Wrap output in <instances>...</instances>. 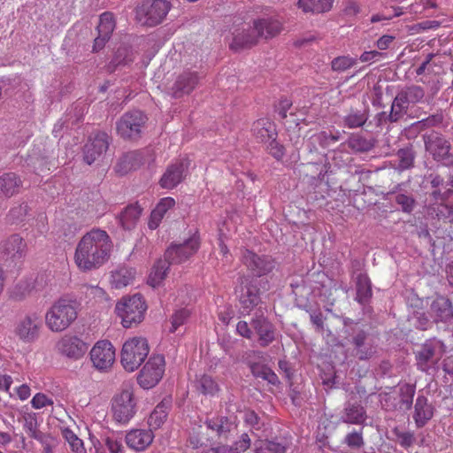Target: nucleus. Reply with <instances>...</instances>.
<instances>
[{"label":"nucleus","instance_id":"nucleus-1","mask_svg":"<svg viewBox=\"0 0 453 453\" xmlns=\"http://www.w3.org/2000/svg\"><path fill=\"white\" fill-rule=\"evenodd\" d=\"M112 247V241L106 231L93 228L78 242L74 263L81 272L98 269L109 260Z\"/></svg>","mask_w":453,"mask_h":453},{"label":"nucleus","instance_id":"nucleus-2","mask_svg":"<svg viewBox=\"0 0 453 453\" xmlns=\"http://www.w3.org/2000/svg\"><path fill=\"white\" fill-rule=\"evenodd\" d=\"M79 304L75 300L59 298L55 301L45 313V324L53 333L67 329L78 317Z\"/></svg>","mask_w":453,"mask_h":453},{"label":"nucleus","instance_id":"nucleus-3","mask_svg":"<svg viewBox=\"0 0 453 453\" xmlns=\"http://www.w3.org/2000/svg\"><path fill=\"white\" fill-rule=\"evenodd\" d=\"M147 305L139 294L123 296L115 306V312L125 328L140 324L145 315Z\"/></svg>","mask_w":453,"mask_h":453},{"label":"nucleus","instance_id":"nucleus-4","mask_svg":"<svg viewBox=\"0 0 453 453\" xmlns=\"http://www.w3.org/2000/svg\"><path fill=\"white\" fill-rule=\"evenodd\" d=\"M150 353L148 340L142 336L127 339L122 346L120 362L127 372H134L144 362Z\"/></svg>","mask_w":453,"mask_h":453},{"label":"nucleus","instance_id":"nucleus-5","mask_svg":"<svg viewBox=\"0 0 453 453\" xmlns=\"http://www.w3.org/2000/svg\"><path fill=\"white\" fill-rule=\"evenodd\" d=\"M137 411V400L130 386H125L115 393L111 401L113 419L119 424H127Z\"/></svg>","mask_w":453,"mask_h":453},{"label":"nucleus","instance_id":"nucleus-6","mask_svg":"<svg viewBox=\"0 0 453 453\" xmlns=\"http://www.w3.org/2000/svg\"><path fill=\"white\" fill-rule=\"evenodd\" d=\"M165 371L163 355H151L139 372L137 381L144 389H150L159 383Z\"/></svg>","mask_w":453,"mask_h":453},{"label":"nucleus","instance_id":"nucleus-7","mask_svg":"<svg viewBox=\"0 0 453 453\" xmlns=\"http://www.w3.org/2000/svg\"><path fill=\"white\" fill-rule=\"evenodd\" d=\"M171 9L166 0H147L136 10V18L143 25L153 27L161 23Z\"/></svg>","mask_w":453,"mask_h":453},{"label":"nucleus","instance_id":"nucleus-8","mask_svg":"<svg viewBox=\"0 0 453 453\" xmlns=\"http://www.w3.org/2000/svg\"><path fill=\"white\" fill-rule=\"evenodd\" d=\"M425 98V91L419 86H411L399 92L395 97L389 118L392 121L398 120L410 105L422 103Z\"/></svg>","mask_w":453,"mask_h":453},{"label":"nucleus","instance_id":"nucleus-9","mask_svg":"<svg viewBox=\"0 0 453 453\" xmlns=\"http://www.w3.org/2000/svg\"><path fill=\"white\" fill-rule=\"evenodd\" d=\"M42 319L38 313L28 312L21 316L15 323L13 334L24 343L35 342L40 336Z\"/></svg>","mask_w":453,"mask_h":453},{"label":"nucleus","instance_id":"nucleus-10","mask_svg":"<svg viewBox=\"0 0 453 453\" xmlns=\"http://www.w3.org/2000/svg\"><path fill=\"white\" fill-rule=\"evenodd\" d=\"M201 239L198 231H195L181 243L171 245L165 251V259L170 264H181L188 260L199 250Z\"/></svg>","mask_w":453,"mask_h":453},{"label":"nucleus","instance_id":"nucleus-11","mask_svg":"<svg viewBox=\"0 0 453 453\" xmlns=\"http://www.w3.org/2000/svg\"><path fill=\"white\" fill-rule=\"evenodd\" d=\"M88 343L81 336L73 334H64L56 343L57 352L63 357L78 361L84 357L88 349Z\"/></svg>","mask_w":453,"mask_h":453},{"label":"nucleus","instance_id":"nucleus-12","mask_svg":"<svg viewBox=\"0 0 453 453\" xmlns=\"http://www.w3.org/2000/svg\"><path fill=\"white\" fill-rule=\"evenodd\" d=\"M89 357L96 370L108 372L115 363V348L110 341L100 340L91 348Z\"/></svg>","mask_w":453,"mask_h":453},{"label":"nucleus","instance_id":"nucleus-13","mask_svg":"<svg viewBox=\"0 0 453 453\" xmlns=\"http://www.w3.org/2000/svg\"><path fill=\"white\" fill-rule=\"evenodd\" d=\"M442 348V342L438 340L426 342L416 356L418 368L422 372H429L441 359Z\"/></svg>","mask_w":453,"mask_h":453},{"label":"nucleus","instance_id":"nucleus-14","mask_svg":"<svg viewBox=\"0 0 453 453\" xmlns=\"http://www.w3.org/2000/svg\"><path fill=\"white\" fill-rule=\"evenodd\" d=\"M147 120L140 111L125 113L117 123L118 134L123 138H135L140 135Z\"/></svg>","mask_w":453,"mask_h":453},{"label":"nucleus","instance_id":"nucleus-15","mask_svg":"<svg viewBox=\"0 0 453 453\" xmlns=\"http://www.w3.org/2000/svg\"><path fill=\"white\" fill-rule=\"evenodd\" d=\"M108 149L107 134L104 133L97 134L93 139H90L84 147V160L91 165Z\"/></svg>","mask_w":453,"mask_h":453},{"label":"nucleus","instance_id":"nucleus-16","mask_svg":"<svg viewBox=\"0 0 453 453\" xmlns=\"http://www.w3.org/2000/svg\"><path fill=\"white\" fill-rule=\"evenodd\" d=\"M429 316L434 322H448L453 318L451 302L443 296L436 297L431 303Z\"/></svg>","mask_w":453,"mask_h":453},{"label":"nucleus","instance_id":"nucleus-17","mask_svg":"<svg viewBox=\"0 0 453 453\" xmlns=\"http://www.w3.org/2000/svg\"><path fill=\"white\" fill-rule=\"evenodd\" d=\"M154 434L150 429H132L126 434L127 445L136 451H142L153 441Z\"/></svg>","mask_w":453,"mask_h":453},{"label":"nucleus","instance_id":"nucleus-18","mask_svg":"<svg viewBox=\"0 0 453 453\" xmlns=\"http://www.w3.org/2000/svg\"><path fill=\"white\" fill-rule=\"evenodd\" d=\"M252 326L258 335V341L261 346H267L275 339L274 326L265 318L263 313L252 319Z\"/></svg>","mask_w":453,"mask_h":453},{"label":"nucleus","instance_id":"nucleus-19","mask_svg":"<svg viewBox=\"0 0 453 453\" xmlns=\"http://www.w3.org/2000/svg\"><path fill=\"white\" fill-rule=\"evenodd\" d=\"M243 262L257 276L264 275L274 267V262L270 257H258L249 250L243 256Z\"/></svg>","mask_w":453,"mask_h":453},{"label":"nucleus","instance_id":"nucleus-20","mask_svg":"<svg viewBox=\"0 0 453 453\" xmlns=\"http://www.w3.org/2000/svg\"><path fill=\"white\" fill-rule=\"evenodd\" d=\"M188 163L184 160L171 165L162 176L160 185L164 188H173L181 182Z\"/></svg>","mask_w":453,"mask_h":453},{"label":"nucleus","instance_id":"nucleus-21","mask_svg":"<svg viewBox=\"0 0 453 453\" xmlns=\"http://www.w3.org/2000/svg\"><path fill=\"white\" fill-rule=\"evenodd\" d=\"M199 77L196 72L185 71L180 74L171 88L173 96L180 97L190 93L197 85Z\"/></svg>","mask_w":453,"mask_h":453},{"label":"nucleus","instance_id":"nucleus-22","mask_svg":"<svg viewBox=\"0 0 453 453\" xmlns=\"http://www.w3.org/2000/svg\"><path fill=\"white\" fill-rule=\"evenodd\" d=\"M137 272L131 266L120 265L111 271L110 283L113 288L120 289L133 284Z\"/></svg>","mask_w":453,"mask_h":453},{"label":"nucleus","instance_id":"nucleus-23","mask_svg":"<svg viewBox=\"0 0 453 453\" xmlns=\"http://www.w3.org/2000/svg\"><path fill=\"white\" fill-rule=\"evenodd\" d=\"M257 34L265 37H273L283 28V19L279 15L260 19L254 23Z\"/></svg>","mask_w":453,"mask_h":453},{"label":"nucleus","instance_id":"nucleus-24","mask_svg":"<svg viewBox=\"0 0 453 453\" xmlns=\"http://www.w3.org/2000/svg\"><path fill=\"white\" fill-rule=\"evenodd\" d=\"M260 302L259 289L256 285L250 284L242 288L239 303L242 314H249Z\"/></svg>","mask_w":453,"mask_h":453},{"label":"nucleus","instance_id":"nucleus-25","mask_svg":"<svg viewBox=\"0 0 453 453\" xmlns=\"http://www.w3.org/2000/svg\"><path fill=\"white\" fill-rule=\"evenodd\" d=\"M142 209L137 203L127 205L118 216L119 226L125 230L134 229L141 217Z\"/></svg>","mask_w":453,"mask_h":453},{"label":"nucleus","instance_id":"nucleus-26","mask_svg":"<svg viewBox=\"0 0 453 453\" xmlns=\"http://www.w3.org/2000/svg\"><path fill=\"white\" fill-rule=\"evenodd\" d=\"M252 133L256 139L261 142H268L276 137L274 124L268 119H260L253 123Z\"/></svg>","mask_w":453,"mask_h":453},{"label":"nucleus","instance_id":"nucleus-27","mask_svg":"<svg viewBox=\"0 0 453 453\" xmlns=\"http://www.w3.org/2000/svg\"><path fill=\"white\" fill-rule=\"evenodd\" d=\"M21 180L14 173H4L0 176V196L11 197L19 191Z\"/></svg>","mask_w":453,"mask_h":453},{"label":"nucleus","instance_id":"nucleus-28","mask_svg":"<svg viewBox=\"0 0 453 453\" xmlns=\"http://www.w3.org/2000/svg\"><path fill=\"white\" fill-rule=\"evenodd\" d=\"M415 411L413 418L416 425L421 427L430 420L434 415V409L431 404L428 403L427 399L424 396H418L415 403Z\"/></svg>","mask_w":453,"mask_h":453},{"label":"nucleus","instance_id":"nucleus-29","mask_svg":"<svg viewBox=\"0 0 453 453\" xmlns=\"http://www.w3.org/2000/svg\"><path fill=\"white\" fill-rule=\"evenodd\" d=\"M175 205V200L172 197H164L162 198L152 211L150 214V219L149 221V227L150 229H156L161 220L163 219L165 214L172 209Z\"/></svg>","mask_w":453,"mask_h":453},{"label":"nucleus","instance_id":"nucleus-30","mask_svg":"<svg viewBox=\"0 0 453 453\" xmlns=\"http://www.w3.org/2000/svg\"><path fill=\"white\" fill-rule=\"evenodd\" d=\"M206 425L207 427L219 438L226 437L227 433L231 432L235 427L232 421L224 417L209 419Z\"/></svg>","mask_w":453,"mask_h":453},{"label":"nucleus","instance_id":"nucleus-31","mask_svg":"<svg viewBox=\"0 0 453 453\" xmlns=\"http://www.w3.org/2000/svg\"><path fill=\"white\" fill-rule=\"evenodd\" d=\"M426 149L434 156V159L441 160L448 155L449 145L444 139L435 137L426 142Z\"/></svg>","mask_w":453,"mask_h":453},{"label":"nucleus","instance_id":"nucleus-32","mask_svg":"<svg viewBox=\"0 0 453 453\" xmlns=\"http://www.w3.org/2000/svg\"><path fill=\"white\" fill-rule=\"evenodd\" d=\"M334 0H299L298 7L304 12L321 13L331 10Z\"/></svg>","mask_w":453,"mask_h":453},{"label":"nucleus","instance_id":"nucleus-33","mask_svg":"<svg viewBox=\"0 0 453 453\" xmlns=\"http://www.w3.org/2000/svg\"><path fill=\"white\" fill-rule=\"evenodd\" d=\"M169 264L170 263L166 259L158 260L155 263L148 277L147 282L150 286L155 288L162 283L166 276Z\"/></svg>","mask_w":453,"mask_h":453},{"label":"nucleus","instance_id":"nucleus-34","mask_svg":"<svg viewBox=\"0 0 453 453\" xmlns=\"http://www.w3.org/2000/svg\"><path fill=\"white\" fill-rule=\"evenodd\" d=\"M168 409V403L163 401L158 403L149 418L150 426L154 429L160 427L167 418Z\"/></svg>","mask_w":453,"mask_h":453},{"label":"nucleus","instance_id":"nucleus-35","mask_svg":"<svg viewBox=\"0 0 453 453\" xmlns=\"http://www.w3.org/2000/svg\"><path fill=\"white\" fill-rule=\"evenodd\" d=\"M61 434L73 453H87L83 441L79 438L77 434H74L70 428H62Z\"/></svg>","mask_w":453,"mask_h":453},{"label":"nucleus","instance_id":"nucleus-36","mask_svg":"<svg viewBox=\"0 0 453 453\" xmlns=\"http://www.w3.org/2000/svg\"><path fill=\"white\" fill-rule=\"evenodd\" d=\"M340 139V134L337 133L336 134H327L325 131L317 133L312 134L309 138V142L312 145L314 150H317V145L326 148L331 145L332 143L336 142Z\"/></svg>","mask_w":453,"mask_h":453},{"label":"nucleus","instance_id":"nucleus-37","mask_svg":"<svg viewBox=\"0 0 453 453\" xmlns=\"http://www.w3.org/2000/svg\"><path fill=\"white\" fill-rule=\"evenodd\" d=\"M354 343L356 345V356L359 359L370 358L373 354V349L372 345L366 341L365 334H358L354 338Z\"/></svg>","mask_w":453,"mask_h":453},{"label":"nucleus","instance_id":"nucleus-38","mask_svg":"<svg viewBox=\"0 0 453 453\" xmlns=\"http://www.w3.org/2000/svg\"><path fill=\"white\" fill-rule=\"evenodd\" d=\"M27 244L19 234L11 235L4 243V249L8 253L22 256L25 253Z\"/></svg>","mask_w":453,"mask_h":453},{"label":"nucleus","instance_id":"nucleus-39","mask_svg":"<svg viewBox=\"0 0 453 453\" xmlns=\"http://www.w3.org/2000/svg\"><path fill=\"white\" fill-rule=\"evenodd\" d=\"M24 428L30 437L42 444L46 443V435L38 430V424L35 416L28 415L25 417Z\"/></svg>","mask_w":453,"mask_h":453},{"label":"nucleus","instance_id":"nucleus-40","mask_svg":"<svg viewBox=\"0 0 453 453\" xmlns=\"http://www.w3.org/2000/svg\"><path fill=\"white\" fill-rule=\"evenodd\" d=\"M84 294L86 297L94 303H104L108 301V296L104 288L99 286H85Z\"/></svg>","mask_w":453,"mask_h":453},{"label":"nucleus","instance_id":"nucleus-41","mask_svg":"<svg viewBox=\"0 0 453 453\" xmlns=\"http://www.w3.org/2000/svg\"><path fill=\"white\" fill-rule=\"evenodd\" d=\"M115 27L113 15L110 12H104L100 16L97 31L99 35L111 36Z\"/></svg>","mask_w":453,"mask_h":453},{"label":"nucleus","instance_id":"nucleus-42","mask_svg":"<svg viewBox=\"0 0 453 453\" xmlns=\"http://www.w3.org/2000/svg\"><path fill=\"white\" fill-rule=\"evenodd\" d=\"M365 419V411L360 405H351L345 409L344 421L352 424H358Z\"/></svg>","mask_w":453,"mask_h":453},{"label":"nucleus","instance_id":"nucleus-43","mask_svg":"<svg viewBox=\"0 0 453 453\" xmlns=\"http://www.w3.org/2000/svg\"><path fill=\"white\" fill-rule=\"evenodd\" d=\"M48 232V221L45 215H40L33 223L32 229L27 234L34 238L45 235Z\"/></svg>","mask_w":453,"mask_h":453},{"label":"nucleus","instance_id":"nucleus-44","mask_svg":"<svg viewBox=\"0 0 453 453\" xmlns=\"http://www.w3.org/2000/svg\"><path fill=\"white\" fill-rule=\"evenodd\" d=\"M197 388L204 395H212L217 389V384L207 375H203L197 381Z\"/></svg>","mask_w":453,"mask_h":453},{"label":"nucleus","instance_id":"nucleus-45","mask_svg":"<svg viewBox=\"0 0 453 453\" xmlns=\"http://www.w3.org/2000/svg\"><path fill=\"white\" fill-rule=\"evenodd\" d=\"M435 7L434 0H419L410 6V12L414 14H425L429 9Z\"/></svg>","mask_w":453,"mask_h":453},{"label":"nucleus","instance_id":"nucleus-46","mask_svg":"<svg viewBox=\"0 0 453 453\" xmlns=\"http://www.w3.org/2000/svg\"><path fill=\"white\" fill-rule=\"evenodd\" d=\"M356 62V59L349 57H339L332 61V68L334 71L342 72L353 66Z\"/></svg>","mask_w":453,"mask_h":453},{"label":"nucleus","instance_id":"nucleus-47","mask_svg":"<svg viewBox=\"0 0 453 453\" xmlns=\"http://www.w3.org/2000/svg\"><path fill=\"white\" fill-rule=\"evenodd\" d=\"M400 393L402 395V403L409 409L411 405L413 396L415 394V387L411 384H403L400 387Z\"/></svg>","mask_w":453,"mask_h":453},{"label":"nucleus","instance_id":"nucleus-48","mask_svg":"<svg viewBox=\"0 0 453 453\" xmlns=\"http://www.w3.org/2000/svg\"><path fill=\"white\" fill-rule=\"evenodd\" d=\"M255 42V38L248 35H234L232 43V49L238 50L242 47L250 46Z\"/></svg>","mask_w":453,"mask_h":453},{"label":"nucleus","instance_id":"nucleus-49","mask_svg":"<svg viewBox=\"0 0 453 453\" xmlns=\"http://www.w3.org/2000/svg\"><path fill=\"white\" fill-rule=\"evenodd\" d=\"M366 119L367 118L365 114L360 112H353L346 117L345 123L349 128H355L363 126Z\"/></svg>","mask_w":453,"mask_h":453},{"label":"nucleus","instance_id":"nucleus-50","mask_svg":"<svg viewBox=\"0 0 453 453\" xmlns=\"http://www.w3.org/2000/svg\"><path fill=\"white\" fill-rule=\"evenodd\" d=\"M190 311L188 309H181L177 311L172 318V328L171 331L174 332L179 326L184 324L187 319L189 317Z\"/></svg>","mask_w":453,"mask_h":453},{"label":"nucleus","instance_id":"nucleus-51","mask_svg":"<svg viewBox=\"0 0 453 453\" xmlns=\"http://www.w3.org/2000/svg\"><path fill=\"white\" fill-rule=\"evenodd\" d=\"M257 453H284L285 448L279 443L266 441L257 449Z\"/></svg>","mask_w":453,"mask_h":453},{"label":"nucleus","instance_id":"nucleus-52","mask_svg":"<svg viewBox=\"0 0 453 453\" xmlns=\"http://www.w3.org/2000/svg\"><path fill=\"white\" fill-rule=\"evenodd\" d=\"M31 404L35 409H42L53 404V401L42 393H37L32 398Z\"/></svg>","mask_w":453,"mask_h":453},{"label":"nucleus","instance_id":"nucleus-53","mask_svg":"<svg viewBox=\"0 0 453 453\" xmlns=\"http://www.w3.org/2000/svg\"><path fill=\"white\" fill-rule=\"evenodd\" d=\"M105 445L111 453H124V447L120 440L114 437H107Z\"/></svg>","mask_w":453,"mask_h":453},{"label":"nucleus","instance_id":"nucleus-54","mask_svg":"<svg viewBox=\"0 0 453 453\" xmlns=\"http://www.w3.org/2000/svg\"><path fill=\"white\" fill-rule=\"evenodd\" d=\"M395 201L397 204H399L402 207L403 211H411L414 204V201L411 197L403 194H400L396 196Z\"/></svg>","mask_w":453,"mask_h":453},{"label":"nucleus","instance_id":"nucleus-55","mask_svg":"<svg viewBox=\"0 0 453 453\" xmlns=\"http://www.w3.org/2000/svg\"><path fill=\"white\" fill-rule=\"evenodd\" d=\"M250 445V440L248 434H244L242 438L237 441L234 447H230V453H240L245 451Z\"/></svg>","mask_w":453,"mask_h":453},{"label":"nucleus","instance_id":"nucleus-56","mask_svg":"<svg viewBox=\"0 0 453 453\" xmlns=\"http://www.w3.org/2000/svg\"><path fill=\"white\" fill-rule=\"evenodd\" d=\"M415 319H417L415 325L422 330L427 329L434 322L433 319L430 317L428 318L425 313L417 312Z\"/></svg>","mask_w":453,"mask_h":453},{"label":"nucleus","instance_id":"nucleus-57","mask_svg":"<svg viewBox=\"0 0 453 453\" xmlns=\"http://www.w3.org/2000/svg\"><path fill=\"white\" fill-rule=\"evenodd\" d=\"M268 150L269 152L277 159H280L284 155L283 147L275 141V138L268 142Z\"/></svg>","mask_w":453,"mask_h":453},{"label":"nucleus","instance_id":"nucleus-58","mask_svg":"<svg viewBox=\"0 0 453 453\" xmlns=\"http://www.w3.org/2000/svg\"><path fill=\"white\" fill-rule=\"evenodd\" d=\"M236 332L238 334L247 339H250L252 336V331L249 327V325L246 321H239L237 323Z\"/></svg>","mask_w":453,"mask_h":453},{"label":"nucleus","instance_id":"nucleus-59","mask_svg":"<svg viewBox=\"0 0 453 453\" xmlns=\"http://www.w3.org/2000/svg\"><path fill=\"white\" fill-rule=\"evenodd\" d=\"M394 40L395 36L385 35L377 41V47L381 50H385L389 47Z\"/></svg>","mask_w":453,"mask_h":453},{"label":"nucleus","instance_id":"nucleus-60","mask_svg":"<svg viewBox=\"0 0 453 453\" xmlns=\"http://www.w3.org/2000/svg\"><path fill=\"white\" fill-rule=\"evenodd\" d=\"M261 379L268 381L270 384L273 385H276L279 383L278 376L269 367H267L265 370V372L261 376Z\"/></svg>","mask_w":453,"mask_h":453},{"label":"nucleus","instance_id":"nucleus-61","mask_svg":"<svg viewBox=\"0 0 453 453\" xmlns=\"http://www.w3.org/2000/svg\"><path fill=\"white\" fill-rule=\"evenodd\" d=\"M261 379L268 381L270 384L273 385H276L279 383L278 376L269 367H267L265 370V372L261 376Z\"/></svg>","mask_w":453,"mask_h":453},{"label":"nucleus","instance_id":"nucleus-62","mask_svg":"<svg viewBox=\"0 0 453 453\" xmlns=\"http://www.w3.org/2000/svg\"><path fill=\"white\" fill-rule=\"evenodd\" d=\"M244 421L250 426L257 425L258 418L253 411H246L243 414Z\"/></svg>","mask_w":453,"mask_h":453},{"label":"nucleus","instance_id":"nucleus-63","mask_svg":"<svg viewBox=\"0 0 453 453\" xmlns=\"http://www.w3.org/2000/svg\"><path fill=\"white\" fill-rule=\"evenodd\" d=\"M400 444L403 447L411 446L414 441L413 434L411 433H402L398 435Z\"/></svg>","mask_w":453,"mask_h":453},{"label":"nucleus","instance_id":"nucleus-64","mask_svg":"<svg viewBox=\"0 0 453 453\" xmlns=\"http://www.w3.org/2000/svg\"><path fill=\"white\" fill-rule=\"evenodd\" d=\"M346 441L349 446L358 447L362 444V437L359 434H350L346 437Z\"/></svg>","mask_w":453,"mask_h":453}]
</instances>
